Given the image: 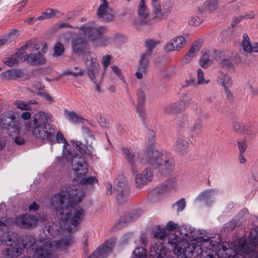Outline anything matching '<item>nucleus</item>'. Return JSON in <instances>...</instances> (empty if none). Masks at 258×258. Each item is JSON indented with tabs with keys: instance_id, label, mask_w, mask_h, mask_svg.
<instances>
[{
	"instance_id": "obj_1",
	"label": "nucleus",
	"mask_w": 258,
	"mask_h": 258,
	"mask_svg": "<svg viewBox=\"0 0 258 258\" xmlns=\"http://www.w3.org/2000/svg\"><path fill=\"white\" fill-rule=\"evenodd\" d=\"M85 192L80 185H72L62 187L61 191L54 195L51 200V205L55 209L58 221L50 223L47 228L48 233L55 236L59 233L65 234L66 231L71 233L75 227L84 220L86 213L83 208L74 207L81 202Z\"/></svg>"
},
{
	"instance_id": "obj_2",
	"label": "nucleus",
	"mask_w": 258,
	"mask_h": 258,
	"mask_svg": "<svg viewBox=\"0 0 258 258\" xmlns=\"http://www.w3.org/2000/svg\"><path fill=\"white\" fill-rule=\"evenodd\" d=\"M143 164H148L159 171L168 173L173 171L174 164L173 157L169 154H162L152 147H149L146 152L140 158Z\"/></svg>"
},
{
	"instance_id": "obj_3",
	"label": "nucleus",
	"mask_w": 258,
	"mask_h": 258,
	"mask_svg": "<svg viewBox=\"0 0 258 258\" xmlns=\"http://www.w3.org/2000/svg\"><path fill=\"white\" fill-rule=\"evenodd\" d=\"M50 115L43 112H38L33 116L32 135L34 138L44 142H51L54 138L55 131L48 123Z\"/></svg>"
},
{
	"instance_id": "obj_4",
	"label": "nucleus",
	"mask_w": 258,
	"mask_h": 258,
	"mask_svg": "<svg viewBox=\"0 0 258 258\" xmlns=\"http://www.w3.org/2000/svg\"><path fill=\"white\" fill-rule=\"evenodd\" d=\"M39 43L33 44L27 42L12 57L9 58L5 63L9 67L17 64L20 62L27 61L32 64H44L45 60L40 54L36 55L35 51L39 48Z\"/></svg>"
},
{
	"instance_id": "obj_5",
	"label": "nucleus",
	"mask_w": 258,
	"mask_h": 258,
	"mask_svg": "<svg viewBox=\"0 0 258 258\" xmlns=\"http://www.w3.org/2000/svg\"><path fill=\"white\" fill-rule=\"evenodd\" d=\"M106 31L104 27H97L93 22L84 24L80 28V34H83L95 46H103L108 43L109 37L102 36Z\"/></svg>"
},
{
	"instance_id": "obj_6",
	"label": "nucleus",
	"mask_w": 258,
	"mask_h": 258,
	"mask_svg": "<svg viewBox=\"0 0 258 258\" xmlns=\"http://www.w3.org/2000/svg\"><path fill=\"white\" fill-rule=\"evenodd\" d=\"M62 159L71 162L73 171L78 178L85 176L88 171V164L81 155L76 153L74 149L71 151H64Z\"/></svg>"
},
{
	"instance_id": "obj_7",
	"label": "nucleus",
	"mask_w": 258,
	"mask_h": 258,
	"mask_svg": "<svg viewBox=\"0 0 258 258\" xmlns=\"http://www.w3.org/2000/svg\"><path fill=\"white\" fill-rule=\"evenodd\" d=\"M18 235L12 232L7 234V239L5 240L7 247L2 251V254L6 258H17L22 255L24 252L23 248L21 246L20 240L17 239ZM4 242L0 240V245Z\"/></svg>"
},
{
	"instance_id": "obj_8",
	"label": "nucleus",
	"mask_w": 258,
	"mask_h": 258,
	"mask_svg": "<svg viewBox=\"0 0 258 258\" xmlns=\"http://www.w3.org/2000/svg\"><path fill=\"white\" fill-rule=\"evenodd\" d=\"M86 58L88 76L95 85V90L99 92L100 84L102 82L103 78V74L99 72V64L94 55L88 54L86 55Z\"/></svg>"
},
{
	"instance_id": "obj_9",
	"label": "nucleus",
	"mask_w": 258,
	"mask_h": 258,
	"mask_svg": "<svg viewBox=\"0 0 258 258\" xmlns=\"http://www.w3.org/2000/svg\"><path fill=\"white\" fill-rule=\"evenodd\" d=\"M109 194H114L117 200L120 204L123 203L128 199V187L126 184V181L123 176H120L114 181L113 190L112 191V186L108 183L107 186Z\"/></svg>"
},
{
	"instance_id": "obj_10",
	"label": "nucleus",
	"mask_w": 258,
	"mask_h": 258,
	"mask_svg": "<svg viewBox=\"0 0 258 258\" xmlns=\"http://www.w3.org/2000/svg\"><path fill=\"white\" fill-rule=\"evenodd\" d=\"M153 20L156 22L162 21L170 12L171 8L169 4H161L159 0H151Z\"/></svg>"
},
{
	"instance_id": "obj_11",
	"label": "nucleus",
	"mask_w": 258,
	"mask_h": 258,
	"mask_svg": "<svg viewBox=\"0 0 258 258\" xmlns=\"http://www.w3.org/2000/svg\"><path fill=\"white\" fill-rule=\"evenodd\" d=\"M216 57H219L220 64L224 67L232 68L238 63L236 56L231 51L226 50L223 51L215 52Z\"/></svg>"
},
{
	"instance_id": "obj_12",
	"label": "nucleus",
	"mask_w": 258,
	"mask_h": 258,
	"mask_svg": "<svg viewBox=\"0 0 258 258\" xmlns=\"http://www.w3.org/2000/svg\"><path fill=\"white\" fill-rule=\"evenodd\" d=\"M138 14L139 18L134 21V24L136 27L139 28L142 26L151 24L150 21L148 18L149 11L144 0H141L138 5Z\"/></svg>"
},
{
	"instance_id": "obj_13",
	"label": "nucleus",
	"mask_w": 258,
	"mask_h": 258,
	"mask_svg": "<svg viewBox=\"0 0 258 258\" xmlns=\"http://www.w3.org/2000/svg\"><path fill=\"white\" fill-rule=\"evenodd\" d=\"M79 36L74 37L71 41V46L73 52L76 54L84 53L87 48L88 44L86 39L83 34H80Z\"/></svg>"
},
{
	"instance_id": "obj_14",
	"label": "nucleus",
	"mask_w": 258,
	"mask_h": 258,
	"mask_svg": "<svg viewBox=\"0 0 258 258\" xmlns=\"http://www.w3.org/2000/svg\"><path fill=\"white\" fill-rule=\"evenodd\" d=\"M186 43L185 38L182 36H178L167 43L164 49L166 52L179 51L184 47Z\"/></svg>"
},
{
	"instance_id": "obj_15",
	"label": "nucleus",
	"mask_w": 258,
	"mask_h": 258,
	"mask_svg": "<svg viewBox=\"0 0 258 258\" xmlns=\"http://www.w3.org/2000/svg\"><path fill=\"white\" fill-rule=\"evenodd\" d=\"M153 177V170L146 168L142 173L138 174L135 178L136 185L138 188H141L147 183L151 181Z\"/></svg>"
},
{
	"instance_id": "obj_16",
	"label": "nucleus",
	"mask_w": 258,
	"mask_h": 258,
	"mask_svg": "<svg viewBox=\"0 0 258 258\" xmlns=\"http://www.w3.org/2000/svg\"><path fill=\"white\" fill-rule=\"evenodd\" d=\"M38 219L30 215H22L15 219V223L21 227L30 228L36 225Z\"/></svg>"
},
{
	"instance_id": "obj_17",
	"label": "nucleus",
	"mask_w": 258,
	"mask_h": 258,
	"mask_svg": "<svg viewBox=\"0 0 258 258\" xmlns=\"http://www.w3.org/2000/svg\"><path fill=\"white\" fill-rule=\"evenodd\" d=\"M167 253V249L162 243H155L151 247L149 255L152 258H168Z\"/></svg>"
},
{
	"instance_id": "obj_18",
	"label": "nucleus",
	"mask_w": 258,
	"mask_h": 258,
	"mask_svg": "<svg viewBox=\"0 0 258 258\" xmlns=\"http://www.w3.org/2000/svg\"><path fill=\"white\" fill-rule=\"evenodd\" d=\"M123 152L125 158L131 165V169L133 173H136L138 172L137 168L135 165L140 157V153L138 152L133 153L128 149L123 148Z\"/></svg>"
},
{
	"instance_id": "obj_19",
	"label": "nucleus",
	"mask_w": 258,
	"mask_h": 258,
	"mask_svg": "<svg viewBox=\"0 0 258 258\" xmlns=\"http://www.w3.org/2000/svg\"><path fill=\"white\" fill-rule=\"evenodd\" d=\"M145 89L139 88L138 90L137 95V112L140 115H144L145 109L144 106L146 101Z\"/></svg>"
},
{
	"instance_id": "obj_20",
	"label": "nucleus",
	"mask_w": 258,
	"mask_h": 258,
	"mask_svg": "<svg viewBox=\"0 0 258 258\" xmlns=\"http://www.w3.org/2000/svg\"><path fill=\"white\" fill-rule=\"evenodd\" d=\"M148 56L142 55L140 61L138 66V71L135 73L136 77L138 79H141L143 78L147 72L149 64Z\"/></svg>"
},
{
	"instance_id": "obj_21",
	"label": "nucleus",
	"mask_w": 258,
	"mask_h": 258,
	"mask_svg": "<svg viewBox=\"0 0 258 258\" xmlns=\"http://www.w3.org/2000/svg\"><path fill=\"white\" fill-rule=\"evenodd\" d=\"M73 143L75 144L80 153L87 159L93 160L96 158V155L93 153L91 147L89 148L86 145L78 141H73Z\"/></svg>"
},
{
	"instance_id": "obj_22",
	"label": "nucleus",
	"mask_w": 258,
	"mask_h": 258,
	"mask_svg": "<svg viewBox=\"0 0 258 258\" xmlns=\"http://www.w3.org/2000/svg\"><path fill=\"white\" fill-rule=\"evenodd\" d=\"M217 81L218 84L224 88L231 87L233 83L232 78L228 73L222 71L218 73Z\"/></svg>"
},
{
	"instance_id": "obj_23",
	"label": "nucleus",
	"mask_w": 258,
	"mask_h": 258,
	"mask_svg": "<svg viewBox=\"0 0 258 258\" xmlns=\"http://www.w3.org/2000/svg\"><path fill=\"white\" fill-rule=\"evenodd\" d=\"M115 245L113 239H109L105 242L104 244L100 247L98 248L95 251H97L98 258H106Z\"/></svg>"
},
{
	"instance_id": "obj_24",
	"label": "nucleus",
	"mask_w": 258,
	"mask_h": 258,
	"mask_svg": "<svg viewBox=\"0 0 258 258\" xmlns=\"http://www.w3.org/2000/svg\"><path fill=\"white\" fill-rule=\"evenodd\" d=\"M186 108L180 100L165 107L164 111L166 114H176L183 111Z\"/></svg>"
},
{
	"instance_id": "obj_25",
	"label": "nucleus",
	"mask_w": 258,
	"mask_h": 258,
	"mask_svg": "<svg viewBox=\"0 0 258 258\" xmlns=\"http://www.w3.org/2000/svg\"><path fill=\"white\" fill-rule=\"evenodd\" d=\"M98 17L105 21H110L113 18V14L111 9L108 5H100L98 12Z\"/></svg>"
},
{
	"instance_id": "obj_26",
	"label": "nucleus",
	"mask_w": 258,
	"mask_h": 258,
	"mask_svg": "<svg viewBox=\"0 0 258 258\" xmlns=\"http://www.w3.org/2000/svg\"><path fill=\"white\" fill-rule=\"evenodd\" d=\"M174 147L176 150L181 154L185 153L188 148L187 138L181 135L179 136L175 141Z\"/></svg>"
},
{
	"instance_id": "obj_27",
	"label": "nucleus",
	"mask_w": 258,
	"mask_h": 258,
	"mask_svg": "<svg viewBox=\"0 0 258 258\" xmlns=\"http://www.w3.org/2000/svg\"><path fill=\"white\" fill-rule=\"evenodd\" d=\"M215 194V191L213 189L207 190L201 193L198 199L200 201H204L207 205H209L214 201Z\"/></svg>"
},
{
	"instance_id": "obj_28",
	"label": "nucleus",
	"mask_w": 258,
	"mask_h": 258,
	"mask_svg": "<svg viewBox=\"0 0 258 258\" xmlns=\"http://www.w3.org/2000/svg\"><path fill=\"white\" fill-rule=\"evenodd\" d=\"M0 125L7 130H10V128L15 129L16 125L15 116L10 115L8 117H7L6 118H5L4 116H2L0 117Z\"/></svg>"
},
{
	"instance_id": "obj_29",
	"label": "nucleus",
	"mask_w": 258,
	"mask_h": 258,
	"mask_svg": "<svg viewBox=\"0 0 258 258\" xmlns=\"http://www.w3.org/2000/svg\"><path fill=\"white\" fill-rule=\"evenodd\" d=\"M177 187V182L175 177H170L161 185L163 191L175 190Z\"/></svg>"
},
{
	"instance_id": "obj_30",
	"label": "nucleus",
	"mask_w": 258,
	"mask_h": 258,
	"mask_svg": "<svg viewBox=\"0 0 258 258\" xmlns=\"http://www.w3.org/2000/svg\"><path fill=\"white\" fill-rule=\"evenodd\" d=\"M200 48L199 43H195L189 49L188 52L185 55L184 57L182 59V63H187L194 58L196 55V53Z\"/></svg>"
},
{
	"instance_id": "obj_31",
	"label": "nucleus",
	"mask_w": 258,
	"mask_h": 258,
	"mask_svg": "<svg viewBox=\"0 0 258 258\" xmlns=\"http://www.w3.org/2000/svg\"><path fill=\"white\" fill-rule=\"evenodd\" d=\"M20 72L15 70H9L3 72L1 75V78L3 80H8L16 79L19 77Z\"/></svg>"
},
{
	"instance_id": "obj_32",
	"label": "nucleus",
	"mask_w": 258,
	"mask_h": 258,
	"mask_svg": "<svg viewBox=\"0 0 258 258\" xmlns=\"http://www.w3.org/2000/svg\"><path fill=\"white\" fill-rule=\"evenodd\" d=\"M18 35V32L16 30H12L9 34H6L3 38H0V46L5 43H10L13 41Z\"/></svg>"
},
{
	"instance_id": "obj_33",
	"label": "nucleus",
	"mask_w": 258,
	"mask_h": 258,
	"mask_svg": "<svg viewBox=\"0 0 258 258\" xmlns=\"http://www.w3.org/2000/svg\"><path fill=\"white\" fill-rule=\"evenodd\" d=\"M66 117L74 123H83L85 119L80 115L72 111H66Z\"/></svg>"
},
{
	"instance_id": "obj_34",
	"label": "nucleus",
	"mask_w": 258,
	"mask_h": 258,
	"mask_svg": "<svg viewBox=\"0 0 258 258\" xmlns=\"http://www.w3.org/2000/svg\"><path fill=\"white\" fill-rule=\"evenodd\" d=\"M57 142L58 143H62L63 144L62 157L63 156V152L64 151H68L69 152L71 151L74 149H73L71 146L68 144L66 140L64 139L63 135L60 132L57 133L56 136Z\"/></svg>"
},
{
	"instance_id": "obj_35",
	"label": "nucleus",
	"mask_w": 258,
	"mask_h": 258,
	"mask_svg": "<svg viewBox=\"0 0 258 258\" xmlns=\"http://www.w3.org/2000/svg\"><path fill=\"white\" fill-rule=\"evenodd\" d=\"M154 236L158 239H164V240H167L166 229L164 227H162L159 225L156 227L154 231Z\"/></svg>"
},
{
	"instance_id": "obj_36",
	"label": "nucleus",
	"mask_w": 258,
	"mask_h": 258,
	"mask_svg": "<svg viewBox=\"0 0 258 258\" xmlns=\"http://www.w3.org/2000/svg\"><path fill=\"white\" fill-rule=\"evenodd\" d=\"M219 6L218 0H207L204 3L205 9L212 12L218 9Z\"/></svg>"
},
{
	"instance_id": "obj_37",
	"label": "nucleus",
	"mask_w": 258,
	"mask_h": 258,
	"mask_svg": "<svg viewBox=\"0 0 258 258\" xmlns=\"http://www.w3.org/2000/svg\"><path fill=\"white\" fill-rule=\"evenodd\" d=\"M111 68L112 72L119 78L123 87L124 88H127L128 84L125 77L122 75L121 70L117 66L114 65L111 66Z\"/></svg>"
},
{
	"instance_id": "obj_38",
	"label": "nucleus",
	"mask_w": 258,
	"mask_h": 258,
	"mask_svg": "<svg viewBox=\"0 0 258 258\" xmlns=\"http://www.w3.org/2000/svg\"><path fill=\"white\" fill-rule=\"evenodd\" d=\"M204 20V16L201 12H199L197 15L190 18L189 24L192 26H197L201 24Z\"/></svg>"
},
{
	"instance_id": "obj_39",
	"label": "nucleus",
	"mask_w": 258,
	"mask_h": 258,
	"mask_svg": "<svg viewBox=\"0 0 258 258\" xmlns=\"http://www.w3.org/2000/svg\"><path fill=\"white\" fill-rule=\"evenodd\" d=\"M81 178L80 183L83 185H92L96 183H97L98 179L94 176L84 177H80Z\"/></svg>"
},
{
	"instance_id": "obj_40",
	"label": "nucleus",
	"mask_w": 258,
	"mask_h": 258,
	"mask_svg": "<svg viewBox=\"0 0 258 258\" xmlns=\"http://www.w3.org/2000/svg\"><path fill=\"white\" fill-rule=\"evenodd\" d=\"M53 56L57 57L63 55L64 52V48L63 45L60 42H57L53 47Z\"/></svg>"
},
{
	"instance_id": "obj_41",
	"label": "nucleus",
	"mask_w": 258,
	"mask_h": 258,
	"mask_svg": "<svg viewBox=\"0 0 258 258\" xmlns=\"http://www.w3.org/2000/svg\"><path fill=\"white\" fill-rule=\"evenodd\" d=\"M166 229V231H168V233H167V242L168 243V235L170 233H174V234H178L177 232H178V231H176L178 228V225L177 224L173 222L172 221H169L167 223L166 227L165 228Z\"/></svg>"
},
{
	"instance_id": "obj_42",
	"label": "nucleus",
	"mask_w": 258,
	"mask_h": 258,
	"mask_svg": "<svg viewBox=\"0 0 258 258\" xmlns=\"http://www.w3.org/2000/svg\"><path fill=\"white\" fill-rule=\"evenodd\" d=\"M56 13V11L51 9H47L45 12L42 13V15L38 17L37 19L38 20H43L45 19H51L54 17Z\"/></svg>"
},
{
	"instance_id": "obj_43",
	"label": "nucleus",
	"mask_w": 258,
	"mask_h": 258,
	"mask_svg": "<svg viewBox=\"0 0 258 258\" xmlns=\"http://www.w3.org/2000/svg\"><path fill=\"white\" fill-rule=\"evenodd\" d=\"M211 63L212 60L209 58V52H206L203 53L200 58V64L201 66L203 68H207Z\"/></svg>"
},
{
	"instance_id": "obj_44",
	"label": "nucleus",
	"mask_w": 258,
	"mask_h": 258,
	"mask_svg": "<svg viewBox=\"0 0 258 258\" xmlns=\"http://www.w3.org/2000/svg\"><path fill=\"white\" fill-rule=\"evenodd\" d=\"M192 98V94L191 92L187 91L183 94L180 99L183 104L186 108L188 107L191 101Z\"/></svg>"
},
{
	"instance_id": "obj_45",
	"label": "nucleus",
	"mask_w": 258,
	"mask_h": 258,
	"mask_svg": "<svg viewBox=\"0 0 258 258\" xmlns=\"http://www.w3.org/2000/svg\"><path fill=\"white\" fill-rule=\"evenodd\" d=\"M85 71L80 67H75L71 70L67 71L66 72V75H70L74 77H81L84 74Z\"/></svg>"
},
{
	"instance_id": "obj_46",
	"label": "nucleus",
	"mask_w": 258,
	"mask_h": 258,
	"mask_svg": "<svg viewBox=\"0 0 258 258\" xmlns=\"http://www.w3.org/2000/svg\"><path fill=\"white\" fill-rule=\"evenodd\" d=\"M242 47L244 51L247 52H251V45L249 38L247 34H244L242 42Z\"/></svg>"
},
{
	"instance_id": "obj_47",
	"label": "nucleus",
	"mask_w": 258,
	"mask_h": 258,
	"mask_svg": "<svg viewBox=\"0 0 258 258\" xmlns=\"http://www.w3.org/2000/svg\"><path fill=\"white\" fill-rule=\"evenodd\" d=\"M147 256L145 249L142 247H139L133 252L132 258H146Z\"/></svg>"
},
{
	"instance_id": "obj_48",
	"label": "nucleus",
	"mask_w": 258,
	"mask_h": 258,
	"mask_svg": "<svg viewBox=\"0 0 258 258\" xmlns=\"http://www.w3.org/2000/svg\"><path fill=\"white\" fill-rule=\"evenodd\" d=\"M203 125L201 120L196 121L191 129V134L192 136H196L200 135L202 132Z\"/></svg>"
},
{
	"instance_id": "obj_49",
	"label": "nucleus",
	"mask_w": 258,
	"mask_h": 258,
	"mask_svg": "<svg viewBox=\"0 0 258 258\" xmlns=\"http://www.w3.org/2000/svg\"><path fill=\"white\" fill-rule=\"evenodd\" d=\"M157 42L153 40L147 41L146 46L147 48V51L142 54V55L149 57L152 53V50L156 47L157 44Z\"/></svg>"
},
{
	"instance_id": "obj_50",
	"label": "nucleus",
	"mask_w": 258,
	"mask_h": 258,
	"mask_svg": "<svg viewBox=\"0 0 258 258\" xmlns=\"http://www.w3.org/2000/svg\"><path fill=\"white\" fill-rule=\"evenodd\" d=\"M210 82L209 79H206L204 77V72L201 69L197 71V85L207 84Z\"/></svg>"
},
{
	"instance_id": "obj_51",
	"label": "nucleus",
	"mask_w": 258,
	"mask_h": 258,
	"mask_svg": "<svg viewBox=\"0 0 258 258\" xmlns=\"http://www.w3.org/2000/svg\"><path fill=\"white\" fill-rule=\"evenodd\" d=\"M28 42H32L33 44H38L39 43V48L37 49V50H36L35 51V55H40L42 56L43 58L45 60L43 55H42V53H41L40 52V51H39V49L40 48V47L42 46V52L44 53L47 50V45L46 43L45 42H36L34 41H29ZM45 63V62H44V63Z\"/></svg>"
},
{
	"instance_id": "obj_52",
	"label": "nucleus",
	"mask_w": 258,
	"mask_h": 258,
	"mask_svg": "<svg viewBox=\"0 0 258 258\" xmlns=\"http://www.w3.org/2000/svg\"><path fill=\"white\" fill-rule=\"evenodd\" d=\"M15 106L19 109L23 110H29L31 109L29 103L22 100H17L14 102Z\"/></svg>"
},
{
	"instance_id": "obj_53",
	"label": "nucleus",
	"mask_w": 258,
	"mask_h": 258,
	"mask_svg": "<svg viewBox=\"0 0 258 258\" xmlns=\"http://www.w3.org/2000/svg\"><path fill=\"white\" fill-rule=\"evenodd\" d=\"M13 222L11 218L3 217L0 219V230L4 229L5 227H9L13 225Z\"/></svg>"
},
{
	"instance_id": "obj_54",
	"label": "nucleus",
	"mask_w": 258,
	"mask_h": 258,
	"mask_svg": "<svg viewBox=\"0 0 258 258\" xmlns=\"http://www.w3.org/2000/svg\"><path fill=\"white\" fill-rule=\"evenodd\" d=\"M233 131L235 132L242 133L244 131V124L238 122H234L233 123Z\"/></svg>"
},
{
	"instance_id": "obj_55",
	"label": "nucleus",
	"mask_w": 258,
	"mask_h": 258,
	"mask_svg": "<svg viewBox=\"0 0 258 258\" xmlns=\"http://www.w3.org/2000/svg\"><path fill=\"white\" fill-rule=\"evenodd\" d=\"M237 145L240 153H243L247 148V143L246 140L244 139L241 141H238Z\"/></svg>"
},
{
	"instance_id": "obj_56",
	"label": "nucleus",
	"mask_w": 258,
	"mask_h": 258,
	"mask_svg": "<svg viewBox=\"0 0 258 258\" xmlns=\"http://www.w3.org/2000/svg\"><path fill=\"white\" fill-rule=\"evenodd\" d=\"M111 58V57L109 55H105L103 56L102 59V64L104 69V71H106L107 67L109 64Z\"/></svg>"
},
{
	"instance_id": "obj_57",
	"label": "nucleus",
	"mask_w": 258,
	"mask_h": 258,
	"mask_svg": "<svg viewBox=\"0 0 258 258\" xmlns=\"http://www.w3.org/2000/svg\"><path fill=\"white\" fill-rule=\"evenodd\" d=\"M176 205L177 207V210L178 212H180L183 210L185 207L186 202L184 199L182 198L176 202Z\"/></svg>"
},
{
	"instance_id": "obj_58",
	"label": "nucleus",
	"mask_w": 258,
	"mask_h": 258,
	"mask_svg": "<svg viewBox=\"0 0 258 258\" xmlns=\"http://www.w3.org/2000/svg\"><path fill=\"white\" fill-rule=\"evenodd\" d=\"M98 122L103 127H108L109 126V122H107L106 119L104 117H100Z\"/></svg>"
},
{
	"instance_id": "obj_59",
	"label": "nucleus",
	"mask_w": 258,
	"mask_h": 258,
	"mask_svg": "<svg viewBox=\"0 0 258 258\" xmlns=\"http://www.w3.org/2000/svg\"><path fill=\"white\" fill-rule=\"evenodd\" d=\"M243 18L242 16H236L234 17L232 22L231 23V26L234 27L238 23H239Z\"/></svg>"
},
{
	"instance_id": "obj_60",
	"label": "nucleus",
	"mask_w": 258,
	"mask_h": 258,
	"mask_svg": "<svg viewBox=\"0 0 258 258\" xmlns=\"http://www.w3.org/2000/svg\"><path fill=\"white\" fill-rule=\"evenodd\" d=\"M149 143L152 144L155 141V133L153 131H149V137L148 138Z\"/></svg>"
},
{
	"instance_id": "obj_61",
	"label": "nucleus",
	"mask_w": 258,
	"mask_h": 258,
	"mask_svg": "<svg viewBox=\"0 0 258 258\" xmlns=\"http://www.w3.org/2000/svg\"><path fill=\"white\" fill-rule=\"evenodd\" d=\"M237 225L238 222L237 220L236 219H234L227 224V227L229 229H232L237 226Z\"/></svg>"
},
{
	"instance_id": "obj_62",
	"label": "nucleus",
	"mask_w": 258,
	"mask_h": 258,
	"mask_svg": "<svg viewBox=\"0 0 258 258\" xmlns=\"http://www.w3.org/2000/svg\"><path fill=\"white\" fill-rule=\"evenodd\" d=\"M253 132V131L251 127L244 125V131L242 132L243 134L249 135H251Z\"/></svg>"
},
{
	"instance_id": "obj_63",
	"label": "nucleus",
	"mask_w": 258,
	"mask_h": 258,
	"mask_svg": "<svg viewBox=\"0 0 258 258\" xmlns=\"http://www.w3.org/2000/svg\"><path fill=\"white\" fill-rule=\"evenodd\" d=\"M255 14L252 11H249L244 15L242 16L243 19H252L254 17Z\"/></svg>"
},
{
	"instance_id": "obj_64",
	"label": "nucleus",
	"mask_w": 258,
	"mask_h": 258,
	"mask_svg": "<svg viewBox=\"0 0 258 258\" xmlns=\"http://www.w3.org/2000/svg\"><path fill=\"white\" fill-rule=\"evenodd\" d=\"M15 142L18 145H21L25 143V140L22 137L17 136L15 138Z\"/></svg>"
}]
</instances>
